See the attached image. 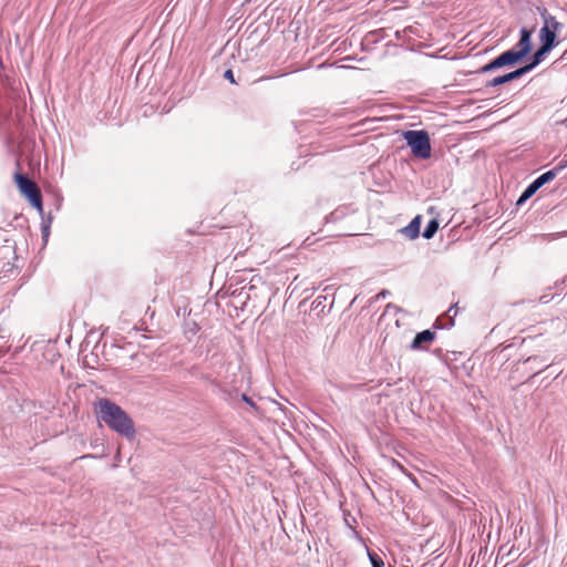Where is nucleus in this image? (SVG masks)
<instances>
[{"label": "nucleus", "instance_id": "nucleus-1", "mask_svg": "<svg viewBox=\"0 0 567 567\" xmlns=\"http://www.w3.org/2000/svg\"><path fill=\"white\" fill-rule=\"evenodd\" d=\"M94 406L99 421L105 423L111 430L127 440L135 437L134 422L120 405L109 399H100L95 402Z\"/></svg>", "mask_w": 567, "mask_h": 567}, {"label": "nucleus", "instance_id": "nucleus-2", "mask_svg": "<svg viewBox=\"0 0 567 567\" xmlns=\"http://www.w3.org/2000/svg\"><path fill=\"white\" fill-rule=\"evenodd\" d=\"M403 137L414 156L422 159L431 156L430 137L425 131H405Z\"/></svg>", "mask_w": 567, "mask_h": 567}, {"label": "nucleus", "instance_id": "nucleus-3", "mask_svg": "<svg viewBox=\"0 0 567 567\" xmlns=\"http://www.w3.org/2000/svg\"><path fill=\"white\" fill-rule=\"evenodd\" d=\"M517 62H519V60L515 56V54H513L511 50H507L497 58H495L494 60H492L489 63L483 65L478 70V73L492 72L503 66L514 65Z\"/></svg>", "mask_w": 567, "mask_h": 567}, {"label": "nucleus", "instance_id": "nucleus-4", "mask_svg": "<svg viewBox=\"0 0 567 567\" xmlns=\"http://www.w3.org/2000/svg\"><path fill=\"white\" fill-rule=\"evenodd\" d=\"M555 178V172H546L538 176L532 184H529L522 193L517 200V205L525 203L543 185Z\"/></svg>", "mask_w": 567, "mask_h": 567}, {"label": "nucleus", "instance_id": "nucleus-5", "mask_svg": "<svg viewBox=\"0 0 567 567\" xmlns=\"http://www.w3.org/2000/svg\"><path fill=\"white\" fill-rule=\"evenodd\" d=\"M519 35V41L513 49H511V51L520 61L529 53L532 49V31L527 30L526 28H523L520 30Z\"/></svg>", "mask_w": 567, "mask_h": 567}, {"label": "nucleus", "instance_id": "nucleus-6", "mask_svg": "<svg viewBox=\"0 0 567 567\" xmlns=\"http://www.w3.org/2000/svg\"><path fill=\"white\" fill-rule=\"evenodd\" d=\"M435 339V332L431 330H423L414 337L410 349L411 350H425L429 344Z\"/></svg>", "mask_w": 567, "mask_h": 567}, {"label": "nucleus", "instance_id": "nucleus-7", "mask_svg": "<svg viewBox=\"0 0 567 567\" xmlns=\"http://www.w3.org/2000/svg\"><path fill=\"white\" fill-rule=\"evenodd\" d=\"M16 181H17V184L20 188V190L28 197H32L34 196L37 193L40 192V189L38 188V186L35 185L34 182H32L30 178H28L27 176L24 175H21V174H17L16 175Z\"/></svg>", "mask_w": 567, "mask_h": 567}, {"label": "nucleus", "instance_id": "nucleus-8", "mask_svg": "<svg viewBox=\"0 0 567 567\" xmlns=\"http://www.w3.org/2000/svg\"><path fill=\"white\" fill-rule=\"evenodd\" d=\"M421 216H415L408 226L401 228L399 231L408 239H415L420 235Z\"/></svg>", "mask_w": 567, "mask_h": 567}, {"label": "nucleus", "instance_id": "nucleus-9", "mask_svg": "<svg viewBox=\"0 0 567 567\" xmlns=\"http://www.w3.org/2000/svg\"><path fill=\"white\" fill-rule=\"evenodd\" d=\"M539 40L542 47L553 50V48L556 45V32L548 30L547 27H542L539 30Z\"/></svg>", "mask_w": 567, "mask_h": 567}, {"label": "nucleus", "instance_id": "nucleus-10", "mask_svg": "<svg viewBox=\"0 0 567 567\" xmlns=\"http://www.w3.org/2000/svg\"><path fill=\"white\" fill-rule=\"evenodd\" d=\"M550 51L551 50L540 45V48L534 53L530 63L524 65L527 68L526 70L530 72L533 69H535L544 60L545 55Z\"/></svg>", "mask_w": 567, "mask_h": 567}, {"label": "nucleus", "instance_id": "nucleus-11", "mask_svg": "<svg viewBox=\"0 0 567 567\" xmlns=\"http://www.w3.org/2000/svg\"><path fill=\"white\" fill-rule=\"evenodd\" d=\"M542 17L544 19L543 27H547L548 30H553L554 32H557L561 29L563 24L558 22L555 17L548 14L546 10L543 11Z\"/></svg>", "mask_w": 567, "mask_h": 567}, {"label": "nucleus", "instance_id": "nucleus-12", "mask_svg": "<svg viewBox=\"0 0 567 567\" xmlns=\"http://www.w3.org/2000/svg\"><path fill=\"white\" fill-rule=\"evenodd\" d=\"M437 229H439V223H437V220H436V219H431V220L427 223L426 227L424 228V230H423V234H422V235H423V237H424L425 239H431V238L435 235V233L437 231Z\"/></svg>", "mask_w": 567, "mask_h": 567}, {"label": "nucleus", "instance_id": "nucleus-13", "mask_svg": "<svg viewBox=\"0 0 567 567\" xmlns=\"http://www.w3.org/2000/svg\"><path fill=\"white\" fill-rule=\"evenodd\" d=\"M527 68L525 66H522L515 71H512L507 74H504V80H505V83L509 82V81H513V80H516L520 76H523L524 74L528 73V71L526 70Z\"/></svg>", "mask_w": 567, "mask_h": 567}, {"label": "nucleus", "instance_id": "nucleus-14", "mask_svg": "<svg viewBox=\"0 0 567 567\" xmlns=\"http://www.w3.org/2000/svg\"><path fill=\"white\" fill-rule=\"evenodd\" d=\"M29 200L38 209V212L42 215L43 214V206H42L41 192H39L34 196L30 197Z\"/></svg>", "mask_w": 567, "mask_h": 567}, {"label": "nucleus", "instance_id": "nucleus-15", "mask_svg": "<svg viewBox=\"0 0 567 567\" xmlns=\"http://www.w3.org/2000/svg\"><path fill=\"white\" fill-rule=\"evenodd\" d=\"M369 559L371 561L372 567H384V563L379 555L369 553Z\"/></svg>", "mask_w": 567, "mask_h": 567}, {"label": "nucleus", "instance_id": "nucleus-16", "mask_svg": "<svg viewBox=\"0 0 567 567\" xmlns=\"http://www.w3.org/2000/svg\"><path fill=\"white\" fill-rule=\"evenodd\" d=\"M505 84L504 75L496 76L486 82V87H495Z\"/></svg>", "mask_w": 567, "mask_h": 567}, {"label": "nucleus", "instance_id": "nucleus-17", "mask_svg": "<svg viewBox=\"0 0 567 567\" xmlns=\"http://www.w3.org/2000/svg\"><path fill=\"white\" fill-rule=\"evenodd\" d=\"M565 236H567V231L548 234V235H542L543 238H546V239H549V240H555L557 238L565 237Z\"/></svg>", "mask_w": 567, "mask_h": 567}, {"label": "nucleus", "instance_id": "nucleus-18", "mask_svg": "<svg viewBox=\"0 0 567 567\" xmlns=\"http://www.w3.org/2000/svg\"><path fill=\"white\" fill-rule=\"evenodd\" d=\"M41 231H42V238L44 241L48 240L49 238V235H50V227L48 224H42L41 225Z\"/></svg>", "mask_w": 567, "mask_h": 567}, {"label": "nucleus", "instance_id": "nucleus-19", "mask_svg": "<svg viewBox=\"0 0 567 567\" xmlns=\"http://www.w3.org/2000/svg\"><path fill=\"white\" fill-rule=\"evenodd\" d=\"M567 166V162H561L559 163L555 168L550 169L549 172H555V177L557 176V174L564 169L565 167Z\"/></svg>", "mask_w": 567, "mask_h": 567}, {"label": "nucleus", "instance_id": "nucleus-20", "mask_svg": "<svg viewBox=\"0 0 567 567\" xmlns=\"http://www.w3.org/2000/svg\"><path fill=\"white\" fill-rule=\"evenodd\" d=\"M224 78L229 80L231 83H235V79H234V73L231 70H227L225 73H224Z\"/></svg>", "mask_w": 567, "mask_h": 567}, {"label": "nucleus", "instance_id": "nucleus-21", "mask_svg": "<svg viewBox=\"0 0 567 567\" xmlns=\"http://www.w3.org/2000/svg\"><path fill=\"white\" fill-rule=\"evenodd\" d=\"M243 400L248 403L250 406L255 408V403L252 402V400L247 396L246 394H243Z\"/></svg>", "mask_w": 567, "mask_h": 567}, {"label": "nucleus", "instance_id": "nucleus-22", "mask_svg": "<svg viewBox=\"0 0 567 567\" xmlns=\"http://www.w3.org/2000/svg\"><path fill=\"white\" fill-rule=\"evenodd\" d=\"M51 223H52V217L51 216H49L47 219H44V218L42 219V224H48L49 227H51Z\"/></svg>", "mask_w": 567, "mask_h": 567}, {"label": "nucleus", "instance_id": "nucleus-23", "mask_svg": "<svg viewBox=\"0 0 567 567\" xmlns=\"http://www.w3.org/2000/svg\"><path fill=\"white\" fill-rule=\"evenodd\" d=\"M455 308H456V305L452 306V307L449 309L447 313L452 312Z\"/></svg>", "mask_w": 567, "mask_h": 567}, {"label": "nucleus", "instance_id": "nucleus-24", "mask_svg": "<svg viewBox=\"0 0 567 567\" xmlns=\"http://www.w3.org/2000/svg\"><path fill=\"white\" fill-rule=\"evenodd\" d=\"M536 359H537L536 357H535V358L529 357V358H527L526 362H529V361H532V360H536Z\"/></svg>", "mask_w": 567, "mask_h": 567}, {"label": "nucleus", "instance_id": "nucleus-25", "mask_svg": "<svg viewBox=\"0 0 567 567\" xmlns=\"http://www.w3.org/2000/svg\"><path fill=\"white\" fill-rule=\"evenodd\" d=\"M386 293H388V291H382V292H380V295H379V296L385 297V296H386Z\"/></svg>", "mask_w": 567, "mask_h": 567}, {"label": "nucleus", "instance_id": "nucleus-26", "mask_svg": "<svg viewBox=\"0 0 567 567\" xmlns=\"http://www.w3.org/2000/svg\"><path fill=\"white\" fill-rule=\"evenodd\" d=\"M86 457H94L93 455H83L82 458H86Z\"/></svg>", "mask_w": 567, "mask_h": 567}, {"label": "nucleus", "instance_id": "nucleus-27", "mask_svg": "<svg viewBox=\"0 0 567 567\" xmlns=\"http://www.w3.org/2000/svg\"><path fill=\"white\" fill-rule=\"evenodd\" d=\"M567 278L564 279V282L566 281Z\"/></svg>", "mask_w": 567, "mask_h": 567}]
</instances>
